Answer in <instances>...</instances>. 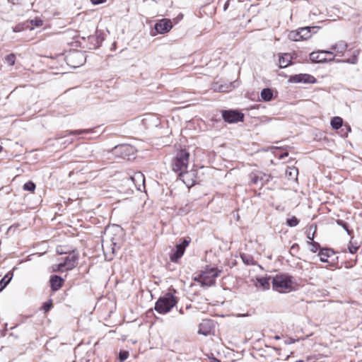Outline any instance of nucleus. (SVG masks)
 Masks as SVG:
<instances>
[{
	"mask_svg": "<svg viewBox=\"0 0 362 362\" xmlns=\"http://www.w3.org/2000/svg\"><path fill=\"white\" fill-rule=\"evenodd\" d=\"M291 59H292L291 56L288 53H285V54H282L279 57V67L280 68L287 67L288 65L291 64Z\"/></svg>",
	"mask_w": 362,
	"mask_h": 362,
	"instance_id": "6ab92c4d",
	"label": "nucleus"
},
{
	"mask_svg": "<svg viewBox=\"0 0 362 362\" xmlns=\"http://www.w3.org/2000/svg\"><path fill=\"white\" fill-rule=\"evenodd\" d=\"M64 270H66V267L64 264L63 262L59 263L57 265V269H54V271H58V272H64Z\"/></svg>",
	"mask_w": 362,
	"mask_h": 362,
	"instance_id": "f704fd0d",
	"label": "nucleus"
},
{
	"mask_svg": "<svg viewBox=\"0 0 362 362\" xmlns=\"http://www.w3.org/2000/svg\"><path fill=\"white\" fill-rule=\"evenodd\" d=\"M324 54H333L332 51H320V52H313L310 54V59L313 62L315 63H323L326 62V58L322 56Z\"/></svg>",
	"mask_w": 362,
	"mask_h": 362,
	"instance_id": "dca6fc26",
	"label": "nucleus"
},
{
	"mask_svg": "<svg viewBox=\"0 0 362 362\" xmlns=\"http://www.w3.org/2000/svg\"><path fill=\"white\" fill-rule=\"evenodd\" d=\"M23 189L30 192H33L35 189V184L32 181H29L24 184Z\"/></svg>",
	"mask_w": 362,
	"mask_h": 362,
	"instance_id": "cd10ccee",
	"label": "nucleus"
},
{
	"mask_svg": "<svg viewBox=\"0 0 362 362\" xmlns=\"http://www.w3.org/2000/svg\"><path fill=\"white\" fill-rule=\"evenodd\" d=\"M57 252L59 255H62V254H67L68 252L65 251L63 250V247H59L57 248Z\"/></svg>",
	"mask_w": 362,
	"mask_h": 362,
	"instance_id": "a19ab883",
	"label": "nucleus"
},
{
	"mask_svg": "<svg viewBox=\"0 0 362 362\" xmlns=\"http://www.w3.org/2000/svg\"><path fill=\"white\" fill-rule=\"evenodd\" d=\"M271 279V277H262L257 279V281L259 284L262 290H267L270 287Z\"/></svg>",
	"mask_w": 362,
	"mask_h": 362,
	"instance_id": "412c9836",
	"label": "nucleus"
},
{
	"mask_svg": "<svg viewBox=\"0 0 362 362\" xmlns=\"http://www.w3.org/2000/svg\"><path fill=\"white\" fill-rule=\"evenodd\" d=\"M52 303L51 302H47V303H45L44 305H43V309L45 312H47L50 310L51 307H52Z\"/></svg>",
	"mask_w": 362,
	"mask_h": 362,
	"instance_id": "4c0bfd02",
	"label": "nucleus"
},
{
	"mask_svg": "<svg viewBox=\"0 0 362 362\" xmlns=\"http://www.w3.org/2000/svg\"><path fill=\"white\" fill-rule=\"evenodd\" d=\"M347 47V43L343 40H341L335 45H332V49L337 50V53L343 54L344 52L346 50Z\"/></svg>",
	"mask_w": 362,
	"mask_h": 362,
	"instance_id": "aec40b11",
	"label": "nucleus"
},
{
	"mask_svg": "<svg viewBox=\"0 0 362 362\" xmlns=\"http://www.w3.org/2000/svg\"><path fill=\"white\" fill-rule=\"evenodd\" d=\"M66 59L68 63L73 67H77L82 65L85 62L84 54L79 51H75L70 53L67 57Z\"/></svg>",
	"mask_w": 362,
	"mask_h": 362,
	"instance_id": "6e6552de",
	"label": "nucleus"
},
{
	"mask_svg": "<svg viewBox=\"0 0 362 362\" xmlns=\"http://www.w3.org/2000/svg\"><path fill=\"white\" fill-rule=\"evenodd\" d=\"M93 4L98 5L100 4H103L106 1V0H90Z\"/></svg>",
	"mask_w": 362,
	"mask_h": 362,
	"instance_id": "79ce46f5",
	"label": "nucleus"
},
{
	"mask_svg": "<svg viewBox=\"0 0 362 362\" xmlns=\"http://www.w3.org/2000/svg\"><path fill=\"white\" fill-rule=\"evenodd\" d=\"M298 220L296 217L295 216H293L290 218H288L287 219V225L289 226L290 227H294L296 226H297L298 224Z\"/></svg>",
	"mask_w": 362,
	"mask_h": 362,
	"instance_id": "7c9ffc66",
	"label": "nucleus"
},
{
	"mask_svg": "<svg viewBox=\"0 0 362 362\" xmlns=\"http://www.w3.org/2000/svg\"><path fill=\"white\" fill-rule=\"evenodd\" d=\"M235 2H236V1H235V0H227V1H226V2L225 3V4H224L223 10H224V11H226V10L228 8V7H229L230 4L231 3H235Z\"/></svg>",
	"mask_w": 362,
	"mask_h": 362,
	"instance_id": "58836bf2",
	"label": "nucleus"
},
{
	"mask_svg": "<svg viewBox=\"0 0 362 362\" xmlns=\"http://www.w3.org/2000/svg\"><path fill=\"white\" fill-rule=\"evenodd\" d=\"M30 29H33L34 28H39L43 25V21L40 18H35L30 21Z\"/></svg>",
	"mask_w": 362,
	"mask_h": 362,
	"instance_id": "bb28decb",
	"label": "nucleus"
},
{
	"mask_svg": "<svg viewBox=\"0 0 362 362\" xmlns=\"http://www.w3.org/2000/svg\"><path fill=\"white\" fill-rule=\"evenodd\" d=\"M177 303L176 298L170 293L160 297L156 303L155 310L160 313H168Z\"/></svg>",
	"mask_w": 362,
	"mask_h": 362,
	"instance_id": "f03ea898",
	"label": "nucleus"
},
{
	"mask_svg": "<svg viewBox=\"0 0 362 362\" xmlns=\"http://www.w3.org/2000/svg\"><path fill=\"white\" fill-rule=\"evenodd\" d=\"M331 127L334 129H339L343 124V119L340 117H334L330 122Z\"/></svg>",
	"mask_w": 362,
	"mask_h": 362,
	"instance_id": "b1692460",
	"label": "nucleus"
},
{
	"mask_svg": "<svg viewBox=\"0 0 362 362\" xmlns=\"http://www.w3.org/2000/svg\"><path fill=\"white\" fill-rule=\"evenodd\" d=\"M299 248V246L297 243H294L291 247V251H296V250H298Z\"/></svg>",
	"mask_w": 362,
	"mask_h": 362,
	"instance_id": "c03bdc74",
	"label": "nucleus"
},
{
	"mask_svg": "<svg viewBox=\"0 0 362 362\" xmlns=\"http://www.w3.org/2000/svg\"><path fill=\"white\" fill-rule=\"evenodd\" d=\"M115 148H119L122 153H131L133 151L132 146L129 145H122L119 147L116 146Z\"/></svg>",
	"mask_w": 362,
	"mask_h": 362,
	"instance_id": "c85d7f7f",
	"label": "nucleus"
},
{
	"mask_svg": "<svg viewBox=\"0 0 362 362\" xmlns=\"http://www.w3.org/2000/svg\"><path fill=\"white\" fill-rule=\"evenodd\" d=\"M295 342V340L293 339H290L288 341H286V344H293Z\"/></svg>",
	"mask_w": 362,
	"mask_h": 362,
	"instance_id": "49530a36",
	"label": "nucleus"
},
{
	"mask_svg": "<svg viewBox=\"0 0 362 362\" xmlns=\"http://www.w3.org/2000/svg\"><path fill=\"white\" fill-rule=\"evenodd\" d=\"M51 288L53 291L59 290L64 283V279L59 276H52L49 280Z\"/></svg>",
	"mask_w": 362,
	"mask_h": 362,
	"instance_id": "a211bd4d",
	"label": "nucleus"
},
{
	"mask_svg": "<svg viewBox=\"0 0 362 362\" xmlns=\"http://www.w3.org/2000/svg\"><path fill=\"white\" fill-rule=\"evenodd\" d=\"M221 272V270L216 267H206L194 278V280L199 282L203 286H211L215 284L216 278L219 276Z\"/></svg>",
	"mask_w": 362,
	"mask_h": 362,
	"instance_id": "f257e3e1",
	"label": "nucleus"
},
{
	"mask_svg": "<svg viewBox=\"0 0 362 362\" xmlns=\"http://www.w3.org/2000/svg\"><path fill=\"white\" fill-rule=\"evenodd\" d=\"M289 81L293 83H313L315 81V78L310 74H300L291 76Z\"/></svg>",
	"mask_w": 362,
	"mask_h": 362,
	"instance_id": "4468645a",
	"label": "nucleus"
},
{
	"mask_svg": "<svg viewBox=\"0 0 362 362\" xmlns=\"http://www.w3.org/2000/svg\"><path fill=\"white\" fill-rule=\"evenodd\" d=\"M232 83H230L229 85L228 84H221V85H215L214 86V90L218 92H228L231 90Z\"/></svg>",
	"mask_w": 362,
	"mask_h": 362,
	"instance_id": "393cba45",
	"label": "nucleus"
},
{
	"mask_svg": "<svg viewBox=\"0 0 362 362\" xmlns=\"http://www.w3.org/2000/svg\"><path fill=\"white\" fill-rule=\"evenodd\" d=\"M274 339H276V340L280 339V337H279V336H275Z\"/></svg>",
	"mask_w": 362,
	"mask_h": 362,
	"instance_id": "8fccbe9b",
	"label": "nucleus"
},
{
	"mask_svg": "<svg viewBox=\"0 0 362 362\" xmlns=\"http://www.w3.org/2000/svg\"><path fill=\"white\" fill-rule=\"evenodd\" d=\"M308 238L310 240H313L314 239V234H313L311 236L308 235Z\"/></svg>",
	"mask_w": 362,
	"mask_h": 362,
	"instance_id": "09e8293b",
	"label": "nucleus"
},
{
	"mask_svg": "<svg viewBox=\"0 0 362 362\" xmlns=\"http://www.w3.org/2000/svg\"><path fill=\"white\" fill-rule=\"evenodd\" d=\"M115 247H116V244L113 243V247H112V252L113 254L115 252Z\"/></svg>",
	"mask_w": 362,
	"mask_h": 362,
	"instance_id": "de8ad7c7",
	"label": "nucleus"
},
{
	"mask_svg": "<svg viewBox=\"0 0 362 362\" xmlns=\"http://www.w3.org/2000/svg\"><path fill=\"white\" fill-rule=\"evenodd\" d=\"M349 252H350L351 253L354 254V253H356V251H357V250H358V247H354V246H352V247H349Z\"/></svg>",
	"mask_w": 362,
	"mask_h": 362,
	"instance_id": "37998d69",
	"label": "nucleus"
},
{
	"mask_svg": "<svg viewBox=\"0 0 362 362\" xmlns=\"http://www.w3.org/2000/svg\"><path fill=\"white\" fill-rule=\"evenodd\" d=\"M334 255L335 253L334 250L329 248L322 249L318 253L320 260L322 262H329L328 259L332 258L334 256Z\"/></svg>",
	"mask_w": 362,
	"mask_h": 362,
	"instance_id": "f3484780",
	"label": "nucleus"
},
{
	"mask_svg": "<svg viewBox=\"0 0 362 362\" xmlns=\"http://www.w3.org/2000/svg\"><path fill=\"white\" fill-rule=\"evenodd\" d=\"M213 327L214 324L211 320L208 319L203 320L199 325L198 333L199 334L207 336L210 334Z\"/></svg>",
	"mask_w": 362,
	"mask_h": 362,
	"instance_id": "2eb2a0df",
	"label": "nucleus"
},
{
	"mask_svg": "<svg viewBox=\"0 0 362 362\" xmlns=\"http://www.w3.org/2000/svg\"><path fill=\"white\" fill-rule=\"evenodd\" d=\"M357 57L356 55H354L353 58L352 59H349L346 61H344L346 63H349V64H355L357 63Z\"/></svg>",
	"mask_w": 362,
	"mask_h": 362,
	"instance_id": "c9c22d12",
	"label": "nucleus"
},
{
	"mask_svg": "<svg viewBox=\"0 0 362 362\" xmlns=\"http://www.w3.org/2000/svg\"><path fill=\"white\" fill-rule=\"evenodd\" d=\"M288 156V152H284V153H281V154H280V155L279 156V159H283V158H284L285 157H287Z\"/></svg>",
	"mask_w": 362,
	"mask_h": 362,
	"instance_id": "a18cd8bd",
	"label": "nucleus"
},
{
	"mask_svg": "<svg viewBox=\"0 0 362 362\" xmlns=\"http://www.w3.org/2000/svg\"><path fill=\"white\" fill-rule=\"evenodd\" d=\"M272 288L279 293H286L291 290V277L287 274L276 275L272 278Z\"/></svg>",
	"mask_w": 362,
	"mask_h": 362,
	"instance_id": "7ed1b4c3",
	"label": "nucleus"
},
{
	"mask_svg": "<svg viewBox=\"0 0 362 362\" xmlns=\"http://www.w3.org/2000/svg\"><path fill=\"white\" fill-rule=\"evenodd\" d=\"M23 29V28L21 25H18L13 28V31L14 33H18V32H21Z\"/></svg>",
	"mask_w": 362,
	"mask_h": 362,
	"instance_id": "ea45409f",
	"label": "nucleus"
},
{
	"mask_svg": "<svg viewBox=\"0 0 362 362\" xmlns=\"http://www.w3.org/2000/svg\"><path fill=\"white\" fill-rule=\"evenodd\" d=\"M222 117L226 122L235 123L242 121L244 115L238 110H228L222 112Z\"/></svg>",
	"mask_w": 362,
	"mask_h": 362,
	"instance_id": "0eeeda50",
	"label": "nucleus"
},
{
	"mask_svg": "<svg viewBox=\"0 0 362 362\" xmlns=\"http://www.w3.org/2000/svg\"><path fill=\"white\" fill-rule=\"evenodd\" d=\"M190 240L186 238L176 245V249L173 251L170 255V259L173 262H177L179 259L184 255L186 247L189 245Z\"/></svg>",
	"mask_w": 362,
	"mask_h": 362,
	"instance_id": "423d86ee",
	"label": "nucleus"
},
{
	"mask_svg": "<svg viewBox=\"0 0 362 362\" xmlns=\"http://www.w3.org/2000/svg\"><path fill=\"white\" fill-rule=\"evenodd\" d=\"M298 174V170L295 167H288L286 170V175L291 180H296L297 175Z\"/></svg>",
	"mask_w": 362,
	"mask_h": 362,
	"instance_id": "5701e85b",
	"label": "nucleus"
},
{
	"mask_svg": "<svg viewBox=\"0 0 362 362\" xmlns=\"http://www.w3.org/2000/svg\"><path fill=\"white\" fill-rule=\"evenodd\" d=\"M260 95L263 101H270L273 98V92L270 88H264Z\"/></svg>",
	"mask_w": 362,
	"mask_h": 362,
	"instance_id": "4be33fe9",
	"label": "nucleus"
},
{
	"mask_svg": "<svg viewBox=\"0 0 362 362\" xmlns=\"http://www.w3.org/2000/svg\"><path fill=\"white\" fill-rule=\"evenodd\" d=\"M78 254L72 251L68 256L64 257L63 263L66 267V270H71L78 264Z\"/></svg>",
	"mask_w": 362,
	"mask_h": 362,
	"instance_id": "ddd939ff",
	"label": "nucleus"
},
{
	"mask_svg": "<svg viewBox=\"0 0 362 362\" xmlns=\"http://www.w3.org/2000/svg\"><path fill=\"white\" fill-rule=\"evenodd\" d=\"M11 279L12 274L9 276V274H8L0 281V291H1L6 286Z\"/></svg>",
	"mask_w": 362,
	"mask_h": 362,
	"instance_id": "a878e982",
	"label": "nucleus"
},
{
	"mask_svg": "<svg viewBox=\"0 0 362 362\" xmlns=\"http://www.w3.org/2000/svg\"><path fill=\"white\" fill-rule=\"evenodd\" d=\"M129 356V352L127 351H121L119 354V358L120 362L124 361Z\"/></svg>",
	"mask_w": 362,
	"mask_h": 362,
	"instance_id": "473e14b6",
	"label": "nucleus"
},
{
	"mask_svg": "<svg viewBox=\"0 0 362 362\" xmlns=\"http://www.w3.org/2000/svg\"><path fill=\"white\" fill-rule=\"evenodd\" d=\"M189 153L186 150H180L172 163L173 170L178 175L186 170L189 163Z\"/></svg>",
	"mask_w": 362,
	"mask_h": 362,
	"instance_id": "20e7f679",
	"label": "nucleus"
},
{
	"mask_svg": "<svg viewBox=\"0 0 362 362\" xmlns=\"http://www.w3.org/2000/svg\"><path fill=\"white\" fill-rule=\"evenodd\" d=\"M314 28L305 27L301 28L296 32H292L290 35V37L292 38L295 41H298L300 40H306L308 39L310 35V29Z\"/></svg>",
	"mask_w": 362,
	"mask_h": 362,
	"instance_id": "9b49d317",
	"label": "nucleus"
},
{
	"mask_svg": "<svg viewBox=\"0 0 362 362\" xmlns=\"http://www.w3.org/2000/svg\"><path fill=\"white\" fill-rule=\"evenodd\" d=\"M6 62H7L10 66H13L15 64L16 56L13 54H10L7 55L5 58Z\"/></svg>",
	"mask_w": 362,
	"mask_h": 362,
	"instance_id": "c756f323",
	"label": "nucleus"
},
{
	"mask_svg": "<svg viewBox=\"0 0 362 362\" xmlns=\"http://www.w3.org/2000/svg\"><path fill=\"white\" fill-rule=\"evenodd\" d=\"M250 185H254L259 187H262L267 184L271 179V176L261 171L252 173L250 174Z\"/></svg>",
	"mask_w": 362,
	"mask_h": 362,
	"instance_id": "39448f33",
	"label": "nucleus"
},
{
	"mask_svg": "<svg viewBox=\"0 0 362 362\" xmlns=\"http://www.w3.org/2000/svg\"><path fill=\"white\" fill-rule=\"evenodd\" d=\"M1 151H2V147H1V146L0 145V153L1 152Z\"/></svg>",
	"mask_w": 362,
	"mask_h": 362,
	"instance_id": "3c124183",
	"label": "nucleus"
},
{
	"mask_svg": "<svg viewBox=\"0 0 362 362\" xmlns=\"http://www.w3.org/2000/svg\"><path fill=\"white\" fill-rule=\"evenodd\" d=\"M88 132V130H74V131H66L64 135L59 136L57 138V142L62 145H64V147H66V145L72 143L73 139L70 138V136L72 135H79L83 133Z\"/></svg>",
	"mask_w": 362,
	"mask_h": 362,
	"instance_id": "1a4fd4ad",
	"label": "nucleus"
},
{
	"mask_svg": "<svg viewBox=\"0 0 362 362\" xmlns=\"http://www.w3.org/2000/svg\"><path fill=\"white\" fill-rule=\"evenodd\" d=\"M337 223H338V225H339V226H342V227L345 229V230L347 232V233H348L349 235H351V234L352 230H350L348 228V226H347V223H345V222H344V221H343L339 220V221H337Z\"/></svg>",
	"mask_w": 362,
	"mask_h": 362,
	"instance_id": "72a5a7b5",
	"label": "nucleus"
},
{
	"mask_svg": "<svg viewBox=\"0 0 362 362\" xmlns=\"http://www.w3.org/2000/svg\"><path fill=\"white\" fill-rule=\"evenodd\" d=\"M172 27L173 25L170 20L163 18L155 24L154 29L156 30V33L164 34L169 32Z\"/></svg>",
	"mask_w": 362,
	"mask_h": 362,
	"instance_id": "9d476101",
	"label": "nucleus"
},
{
	"mask_svg": "<svg viewBox=\"0 0 362 362\" xmlns=\"http://www.w3.org/2000/svg\"><path fill=\"white\" fill-rule=\"evenodd\" d=\"M136 178V179H139V180H142V182H144V175H143V174H141V173H138L135 174L134 177H132V180H134Z\"/></svg>",
	"mask_w": 362,
	"mask_h": 362,
	"instance_id": "e433bc0d",
	"label": "nucleus"
},
{
	"mask_svg": "<svg viewBox=\"0 0 362 362\" xmlns=\"http://www.w3.org/2000/svg\"><path fill=\"white\" fill-rule=\"evenodd\" d=\"M308 243L310 245V250L313 252V253H315L318 249L320 248V245L318 243H316V242H308Z\"/></svg>",
	"mask_w": 362,
	"mask_h": 362,
	"instance_id": "2f4dec72",
	"label": "nucleus"
},
{
	"mask_svg": "<svg viewBox=\"0 0 362 362\" xmlns=\"http://www.w3.org/2000/svg\"><path fill=\"white\" fill-rule=\"evenodd\" d=\"M178 176L188 187L195 185V171H187L186 170L182 173H180Z\"/></svg>",
	"mask_w": 362,
	"mask_h": 362,
	"instance_id": "f8f14e48",
	"label": "nucleus"
}]
</instances>
